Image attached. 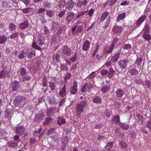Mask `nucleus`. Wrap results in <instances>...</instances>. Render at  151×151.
I'll return each mask as SVG.
<instances>
[{
    "label": "nucleus",
    "instance_id": "obj_1",
    "mask_svg": "<svg viewBox=\"0 0 151 151\" xmlns=\"http://www.w3.org/2000/svg\"><path fill=\"white\" fill-rule=\"evenodd\" d=\"M87 104V102L86 101H82L77 104L76 110V114L77 117L79 118L80 117L81 113L83 111V109Z\"/></svg>",
    "mask_w": 151,
    "mask_h": 151
},
{
    "label": "nucleus",
    "instance_id": "obj_2",
    "mask_svg": "<svg viewBox=\"0 0 151 151\" xmlns=\"http://www.w3.org/2000/svg\"><path fill=\"white\" fill-rule=\"evenodd\" d=\"M10 69L9 67H6L3 68L0 73L1 78H4L6 77H9L10 76Z\"/></svg>",
    "mask_w": 151,
    "mask_h": 151
},
{
    "label": "nucleus",
    "instance_id": "obj_3",
    "mask_svg": "<svg viewBox=\"0 0 151 151\" xmlns=\"http://www.w3.org/2000/svg\"><path fill=\"white\" fill-rule=\"evenodd\" d=\"M25 99L22 96H17L16 100H14L15 105L17 106H22L24 104Z\"/></svg>",
    "mask_w": 151,
    "mask_h": 151
},
{
    "label": "nucleus",
    "instance_id": "obj_4",
    "mask_svg": "<svg viewBox=\"0 0 151 151\" xmlns=\"http://www.w3.org/2000/svg\"><path fill=\"white\" fill-rule=\"evenodd\" d=\"M74 17V14L73 12H70L68 14L65 18V21L68 23H70L72 21Z\"/></svg>",
    "mask_w": 151,
    "mask_h": 151
},
{
    "label": "nucleus",
    "instance_id": "obj_5",
    "mask_svg": "<svg viewBox=\"0 0 151 151\" xmlns=\"http://www.w3.org/2000/svg\"><path fill=\"white\" fill-rule=\"evenodd\" d=\"M16 133L22 135L25 131V128L23 126H19L16 127L15 129Z\"/></svg>",
    "mask_w": 151,
    "mask_h": 151
},
{
    "label": "nucleus",
    "instance_id": "obj_6",
    "mask_svg": "<svg viewBox=\"0 0 151 151\" xmlns=\"http://www.w3.org/2000/svg\"><path fill=\"white\" fill-rule=\"evenodd\" d=\"M122 27L117 25H114L113 27L112 30L113 32L116 34H119L122 31Z\"/></svg>",
    "mask_w": 151,
    "mask_h": 151
},
{
    "label": "nucleus",
    "instance_id": "obj_7",
    "mask_svg": "<svg viewBox=\"0 0 151 151\" xmlns=\"http://www.w3.org/2000/svg\"><path fill=\"white\" fill-rule=\"evenodd\" d=\"M120 137H119L120 143L121 147L124 148H126L127 147V145L125 142H122V140L124 138V135L123 133H121L120 134Z\"/></svg>",
    "mask_w": 151,
    "mask_h": 151
},
{
    "label": "nucleus",
    "instance_id": "obj_8",
    "mask_svg": "<svg viewBox=\"0 0 151 151\" xmlns=\"http://www.w3.org/2000/svg\"><path fill=\"white\" fill-rule=\"evenodd\" d=\"M62 53L67 56H69L71 54V50L70 48L67 46L63 47L62 49Z\"/></svg>",
    "mask_w": 151,
    "mask_h": 151
},
{
    "label": "nucleus",
    "instance_id": "obj_9",
    "mask_svg": "<svg viewBox=\"0 0 151 151\" xmlns=\"http://www.w3.org/2000/svg\"><path fill=\"white\" fill-rule=\"evenodd\" d=\"M90 42L88 40H86L82 45V49L86 51L90 48Z\"/></svg>",
    "mask_w": 151,
    "mask_h": 151
},
{
    "label": "nucleus",
    "instance_id": "obj_10",
    "mask_svg": "<svg viewBox=\"0 0 151 151\" xmlns=\"http://www.w3.org/2000/svg\"><path fill=\"white\" fill-rule=\"evenodd\" d=\"M77 83H78L77 81L75 80L74 81L73 86L70 89L71 92L73 94H75L77 92Z\"/></svg>",
    "mask_w": 151,
    "mask_h": 151
},
{
    "label": "nucleus",
    "instance_id": "obj_11",
    "mask_svg": "<svg viewBox=\"0 0 151 151\" xmlns=\"http://www.w3.org/2000/svg\"><path fill=\"white\" fill-rule=\"evenodd\" d=\"M92 88V85L86 83L82 87L81 90V92L84 93L87 91H88L90 89Z\"/></svg>",
    "mask_w": 151,
    "mask_h": 151
},
{
    "label": "nucleus",
    "instance_id": "obj_12",
    "mask_svg": "<svg viewBox=\"0 0 151 151\" xmlns=\"http://www.w3.org/2000/svg\"><path fill=\"white\" fill-rule=\"evenodd\" d=\"M76 5V3L71 0L69 1L66 5V8L69 10L71 9L74 6Z\"/></svg>",
    "mask_w": 151,
    "mask_h": 151
},
{
    "label": "nucleus",
    "instance_id": "obj_13",
    "mask_svg": "<svg viewBox=\"0 0 151 151\" xmlns=\"http://www.w3.org/2000/svg\"><path fill=\"white\" fill-rule=\"evenodd\" d=\"M147 17V15H143L139 17L138 19L136 21V25L139 26L143 22Z\"/></svg>",
    "mask_w": 151,
    "mask_h": 151
},
{
    "label": "nucleus",
    "instance_id": "obj_14",
    "mask_svg": "<svg viewBox=\"0 0 151 151\" xmlns=\"http://www.w3.org/2000/svg\"><path fill=\"white\" fill-rule=\"evenodd\" d=\"M45 37L44 36L39 35L37 37V44L40 45H42L44 41Z\"/></svg>",
    "mask_w": 151,
    "mask_h": 151
},
{
    "label": "nucleus",
    "instance_id": "obj_15",
    "mask_svg": "<svg viewBox=\"0 0 151 151\" xmlns=\"http://www.w3.org/2000/svg\"><path fill=\"white\" fill-rule=\"evenodd\" d=\"M128 63V61L126 60H121L119 62V64L120 68L122 69H125Z\"/></svg>",
    "mask_w": 151,
    "mask_h": 151
},
{
    "label": "nucleus",
    "instance_id": "obj_16",
    "mask_svg": "<svg viewBox=\"0 0 151 151\" xmlns=\"http://www.w3.org/2000/svg\"><path fill=\"white\" fill-rule=\"evenodd\" d=\"M114 47V46L113 44H111V46L110 47H107L104 48V53H111Z\"/></svg>",
    "mask_w": 151,
    "mask_h": 151
},
{
    "label": "nucleus",
    "instance_id": "obj_17",
    "mask_svg": "<svg viewBox=\"0 0 151 151\" xmlns=\"http://www.w3.org/2000/svg\"><path fill=\"white\" fill-rule=\"evenodd\" d=\"M45 117L43 113H41L36 115L35 119L37 121H39Z\"/></svg>",
    "mask_w": 151,
    "mask_h": 151
},
{
    "label": "nucleus",
    "instance_id": "obj_18",
    "mask_svg": "<svg viewBox=\"0 0 151 151\" xmlns=\"http://www.w3.org/2000/svg\"><path fill=\"white\" fill-rule=\"evenodd\" d=\"M12 88L13 91H17L19 88L18 82L16 81L13 82L12 83Z\"/></svg>",
    "mask_w": 151,
    "mask_h": 151
},
{
    "label": "nucleus",
    "instance_id": "obj_19",
    "mask_svg": "<svg viewBox=\"0 0 151 151\" xmlns=\"http://www.w3.org/2000/svg\"><path fill=\"white\" fill-rule=\"evenodd\" d=\"M117 96L119 98H121L124 94V91L120 88L118 89L116 91Z\"/></svg>",
    "mask_w": 151,
    "mask_h": 151
},
{
    "label": "nucleus",
    "instance_id": "obj_20",
    "mask_svg": "<svg viewBox=\"0 0 151 151\" xmlns=\"http://www.w3.org/2000/svg\"><path fill=\"white\" fill-rule=\"evenodd\" d=\"M88 3V1L87 0H84L82 1H79L77 4V6L80 7L82 6H85Z\"/></svg>",
    "mask_w": 151,
    "mask_h": 151
},
{
    "label": "nucleus",
    "instance_id": "obj_21",
    "mask_svg": "<svg viewBox=\"0 0 151 151\" xmlns=\"http://www.w3.org/2000/svg\"><path fill=\"white\" fill-rule=\"evenodd\" d=\"M58 124L60 125H61L65 123V119L61 117H59L57 119Z\"/></svg>",
    "mask_w": 151,
    "mask_h": 151
},
{
    "label": "nucleus",
    "instance_id": "obj_22",
    "mask_svg": "<svg viewBox=\"0 0 151 151\" xmlns=\"http://www.w3.org/2000/svg\"><path fill=\"white\" fill-rule=\"evenodd\" d=\"M66 86L65 85L64 87L62 88L61 90H60L59 92V94L61 97H64L66 95Z\"/></svg>",
    "mask_w": 151,
    "mask_h": 151
},
{
    "label": "nucleus",
    "instance_id": "obj_23",
    "mask_svg": "<svg viewBox=\"0 0 151 151\" xmlns=\"http://www.w3.org/2000/svg\"><path fill=\"white\" fill-rule=\"evenodd\" d=\"M120 55V53L118 52L117 54L113 56H112L111 59V62H115L116 61L119 57Z\"/></svg>",
    "mask_w": 151,
    "mask_h": 151
},
{
    "label": "nucleus",
    "instance_id": "obj_24",
    "mask_svg": "<svg viewBox=\"0 0 151 151\" xmlns=\"http://www.w3.org/2000/svg\"><path fill=\"white\" fill-rule=\"evenodd\" d=\"M109 15V13L106 11L104 12L101 15L100 20L101 22L103 21Z\"/></svg>",
    "mask_w": 151,
    "mask_h": 151
},
{
    "label": "nucleus",
    "instance_id": "obj_25",
    "mask_svg": "<svg viewBox=\"0 0 151 151\" xmlns=\"http://www.w3.org/2000/svg\"><path fill=\"white\" fill-rule=\"evenodd\" d=\"M27 53L24 51H20L19 52L18 57L20 59L24 58L27 55Z\"/></svg>",
    "mask_w": 151,
    "mask_h": 151
},
{
    "label": "nucleus",
    "instance_id": "obj_26",
    "mask_svg": "<svg viewBox=\"0 0 151 151\" xmlns=\"http://www.w3.org/2000/svg\"><path fill=\"white\" fill-rule=\"evenodd\" d=\"M126 15V14L125 12L119 15L117 18V21H119L124 19Z\"/></svg>",
    "mask_w": 151,
    "mask_h": 151
},
{
    "label": "nucleus",
    "instance_id": "obj_27",
    "mask_svg": "<svg viewBox=\"0 0 151 151\" xmlns=\"http://www.w3.org/2000/svg\"><path fill=\"white\" fill-rule=\"evenodd\" d=\"M93 101L95 103H99L101 101V98L99 96H96L93 99Z\"/></svg>",
    "mask_w": 151,
    "mask_h": 151
},
{
    "label": "nucleus",
    "instance_id": "obj_28",
    "mask_svg": "<svg viewBox=\"0 0 151 151\" xmlns=\"http://www.w3.org/2000/svg\"><path fill=\"white\" fill-rule=\"evenodd\" d=\"M7 38L4 35L0 36V44H2L4 43L7 40Z\"/></svg>",
    "mask_w": 151,
    "mask_h": 151
},
{
    "label": "nucleus",
    "instance_id": "obj_29",
    "mask_svg": "<svg viewBox=\"0 0 151 151\" xmlns=\"http://www.w3.org/2000/svg\"><path fill=\"white\" fill-rule=\"evenodd\" d=\"M28 22L27 21H25L23 23L20 25L19 27L21 29H25L28 27Z\"/></svg>",
    "mask_w": 151,
    "mask_h": 151
},
{
    "label": "nucleus",
    "instance_id": "obj_30",
    "mask_svg": "<svg viewBox=\"0 0 151 151\" xmlns=\"http://www.w3.org/2000/svg\"><path fill=\"white\" fill-rule=\"evenodd\" d=\"M7 145L9 147L14 148L16 147L17 144L14 142L10 141L7 142Z\"/></svg>",
    "mask_w": 151,
    "mask_h": 151
},
{
    "label": "nucleus",
    "instance_id": "obj_31",
    "mask_svg": "<svg viewBox=\"0 0 151 151\" xmlns=\"http://www.w3.org/2000/svg\"><path fill=\"white\" fill-rule=\"evenodd\" d=\"M61 142L62 145H65L68 142V138L65 137H62Z\"/></svg>",
    "mask_w": 151,
    "mask_h": 151
},
{
    "label": "nucleus",
    "instance_id": "obj_32",
    "mask_svg": "<svg viewBox=\"0 0 151 151\" xmlns=\"http://www.w3.org/2000/svg\"><path fill=\"white\" fill-rule=\"evenodd\" d=\"M113 143L112 142H110L108 143L106 145L105 150L106 151L111 150V148L113 147Z\"/></svg>",
    "mask_w": 151,
    "mask_h": 151
},
{
    "label": "nucleus",
    "instance_id": "obj_33",
    "mask_svg": "<svg viewBox=\"0 0 151 151\" xmlns=\"http://www.w3.org/2000/svg\"><path fill=\"white\" fill-rule=\"evenodd\" d=\"M51 29L53 31H56L58 27V25L55 22H53L52 24Z\"/></svg>",
    "mask_w": 151,
    "mask_h": 151
},
{
    "label": "nucleus",
    "instance_id": "obj_34",
    "mask_svg": "<svg viewBox=\"0 0 151 151\" xmlns=\"http://www.w3.org/2000/svg\"><path fill=\"white\" fill-rule=\"evenodd\" d=\"M147 41H149L151 39V37L150 35L148 33H144L142 36Z\"/></svg>",
    "mask_w": 151,
    "mask_h": 151
},
{
    "label": "nucleus",
    "instance_id": "obj_35",
    "mask_svg": "<svg viewBox=\"0 0 151 151\" xmlns=\"http://www.w3.org/2000/svg\"><path fill=\"white\" fill-rule=\"evenodd\" d=\"M119 125L123 129L127 130L129 128L128 125L126 124L119 123Z\"/></svg>",
    "mask_w": 151,
    "mask_h": 151
},
{
    "label": "nucleus",
    "instance_id": "obj_36",
    "mask_svg": "<svg viewBox=\"0 0 151 151\" xmlns=\"http://www.w3.org/2000/svg\"><path fill=\"white\" fill-rule=\"evenodd\" d=\"M35 52L34 50H31L28 52V56L30 58H33L35 56Z\"/></svg>",
    "mask_w": 151,
    "mask_h": 151
},
{
    "label": "nucleus",
    "instance_id": "obj_37",
    "mask_svg": "<svg viewBox=\"0 0 151 151\" xmlns=\"http://www.w3.org/2000/svg\"><path fill=\"white\" fill-rule=\"evenodd\" d=\"M55 12L51 10H47V14L48 16L52 17L55 15Z\"/></svg>",
    "mask_w": 151,
    "mask_h": 151
},
{
    "label": "nucleus",
    "instance_id": "obj_38",
    "mask_svg": "<svg viewBox=\"0 0 151 151\" xmlns=\"http://www.w3.org/2000/svg\"><path fill=\"white\" fill-rule=\"evenodd\" d=\"M114 72V70L113 68H110L109 69V72L108 74V76L109 78L112 77Z\"/></svg>",
    "mask_w": 151,
    "mask_h": 151
},
{
    "label": "nucleus",
    "instance_id": "obj_39",
    "mask_svg": "<svg viewBox=\"0 0 151 151\" xmlns=\"http://www.w3.org/2000/svg\"><path fill=\"white\" fill-rule=\"evenodd\" d=\"M17 27V26L13 23L9 24V28L12 31L15 30Z\"/></svg>",
    "mask_w": 151,
    "mask_h": 151
},
{
    "label": "nucleus",
    "instance_id": "obj_40",
    "mask_svg": "<svg viewBox=\"0 0 151 151\" xmlns=\"http://www.w3.org/2000/svg\"><path fill=\"white\" fill-rule=\"evenodd\" d=\"M49 86L52 90L53 91L55 90V88L56 87V86L55 83L52 82H50Z\"/></svg>",
    "mask_w": 151,
    "mask_h": 151
},
{
    "label": "nucleus",
    "instance_id": "obj_41",
    "mask_svg": "<svg viewBox=\"0 0 151 151\" xmlns=\"http://www.w3.org/2000/svg\"><path fill=\"white\" fill-rule=\"evenodd\" d=\"M110 88L109 87H105L102 88L101 90V91L103 93H105L109 91Z\"/></svg>",
    "mask_w": 151,
    "mask_h": 151
},
{
    "label": "nucleus",
    "instance_id": "obj_42",
    "mask_svg": "<svg viewBox=\"0 0 151 151\" xmlns=\"http://www.w3.org/2000/svg\"><path fill=\"white\" fill-rule=\"evenodd\" d=\"M149 30V27L147 25H146L145 26L142 31L144 32V33H148Z\"/></svg>",
    "mask_w": 151,
    "mask_h": 151
},
{
    "label": "nucleus",
    "instance_id": "obj_43",
    "mask_svg": "<svg viewBox=\"0 0 151 151\" xmlns=\"http://www.w3.org/2000/svg\"><path fill=\"white\" fill-rule=\"evenodd\" d=\"M65 3L64 1H63L60 2L58 3V6L59 8H62L64 7Z\"/></svg>",
    "mask_w": 151,
    "mask_h": 151
},
{
    "label": "nucleus",
    "instance_id": "obj_44",
    "mask_svg": "<svg viewBox=\"0 0 151 151\" xmlns=\"http://www.w3.org/2000/svg\"><path fill=\"white\" fill-rule=\"evenodd\" d=\"M26 73V70L24 68H22L20 70V74L22 76H25Z\"/></svg>",
    "mask_w": 151,
    "mask_h": 151
},
{
    "label": "nucleus",
    "instance_id": "obj_45",
    "mask_svg": "<svg viewBox=\"0 0 151 151\" xmlns=\"http://www.w3.org/2000/svg\"><path fill=\"white\" fill-rule=\"evenodd\" d=\"M137 72V71L134 69H132L129 71L130 74L132 75H136Z\"/></svg>",
    "mask_w": 151,
    "mask_h": 151
},
{
    "label": "nucleus",
    "instance_id": "obj_46",
    "mask_svg": "<svg viewBox=\"0 0 151 151\" xmlns=\"http://www.w3.org/2000/svg\"><path fill=\"white\" fill-rule=\"evenodd\" d=\"M142 61V59L141 57L138 58H137L135 63L138 65H140Z\"/></svg>",
    "mask_w": 151,
    "mask_h": 151
},
{
    "label": "nucleus",
    "instance_id": "obj_47",
    "mask_svg": "<svg viewBox=\"0 0 151 151\" xmlns=\"http://www.w3.org/2000/svg\"><path fill=\"white\" fill-rule=\"evenodd\" d=\"M131 46L129 44H126L124 45L123 48L125 50H129L131 48Z\"/></svg>",
    "mask_w": 151,
    "mask_h": 151
},
{
    "label": "nucleus",
    "instance_id": "obj_48",
    "mask_svg": "<svg viewBox=\"0 0 151 151\" xmlns=\"http://www.w3.org/2000/svg\"><path fill=\"white\" fill-rule=\"evenodd\" d=\"M119 117L117 116L114 117L112 121L115 122L116 123H118L119 122Z\"/></svg>",
    "mask_w": 151,
    "mask_h": 151
},
{
    "label": "nucleus",
    "instance_id": "obj_49",
    "mask_svg": "<svg viewBox=\"0 0 151 151\" xmlns=\"http://www.w3.org/2000/svg\"><path fill=\"white\" fill-rule=\"evenodd\" d=\"M18 35V33L17 32H16L12 34L10 37V38L12 39H14L16 38Z\"/></svg>",
    "mask_w": 151,
    "mask_h": 151
},
{
    "label": "nucleus",
    "instance_id": "obj_50",
    "mask_svg": "<svg viewBox=\"0 0 151 151\" xmlns=\"http://www.w3.org/2000/svg\"><path fill=\"white\" fill-rule=\"evenodd\" d=\"M55 128H52L48 130L47 132V135H49L50 134H52L54 132Z\"/></svg>",
    "mask_w": 151,
    "mask_h": 151
},
{
    "label": "nucleus",
    "instance_id": "obj_51",
    "mask_svg": "<svg viewBox=\"0 0 151 151\" xmlns=\"http://www.w3.org/2000/svg\"><path fill=\"white\" fill-rule=\"evenodd\" d=\"M67 64H60V68L61 70H66L67 68Z\"/></svg>",
    "mask_w": 151,
    "mask_h": 151
},
{
    "label": "nucleus",
    "instance_id": "obj_52",
    "mask_svg": "<svg viewBox=\"0 0 151 151\" xmlns=\"http://www.w3.org/2000/svg\"><path fill=\"white\" fill-rule=\"evenodd\" d=\"M85 13V12L82 11L81 13H78L76 16V18L78 19L80 18L81 16L83 15Z\"/></svg>",
    "mask_w": 151,
    "mask_h": 151
},
{
    "label": "nucleus",
    "instance_id": "obj_53",
    "mask_svg": "<svg viewBox=\"0 0 151 151\" xmlns=\"http://www.w3.org/2000/svg\"><path fill=\"white\" fill-rule=\"evenodd\" d=\"M71 76V75L70 73H68L65 76L64 79L65 80L67 81L68 79H70Z\"/></svg>",
    "mask_w": 151,
    "mask_h": 151
},
{
    "label": "nucleus",
    "instance_id": "obj_54",
    "mask_svg": "<svg viewBox=\"0 0 151 151\" xmlns=\"http://www.w3.org/2000/svg\"><path fill=\"white\" fill-rule=\"evenodd\" d=\"M65 12V10H62L58 14V16L60 18L62 17L64 15Z\"/></svg>",
    "mask_w": 151,
    "mask_h": 151
},
{
    "label": "nucleus",
    "instance_id": "obj_55",
    "mask_svg": "<svg viewBox=\"0 0 151 151\" xmlns=\"http://www.w3.org/2000/svg\"><path fill=\"white\" fill-rule=\"evenodd\" d=\"M110 21V18H108L106 20V23L104 26V28H107L109 25V23Z\"/></svg>",
    "mask_w": 151,
    "mask_h": 151
},
{
    "label": "nucleus",
    "instance_id": "obj_56",
    "mask_svg": "<svg viewBox=\"0 0 151 151\" xmlns=\"http://www.w3.org/2000/svg\"><path fill=\"white\" fill-rule=\"evenodd\" d=\"M50 4L47 2H45L43 4V6L45 8H49L50 6Z\"/></svg>",
    "mask_w": 151,
    "mask_h": 151
},
{
    "label": "nucleus",
    "instance_id": "obj_57",
    "mask_svg": "<svg viewBox=\"0 0 151 151\" xmlns=\"http://www.w3.org/2000/svg\"><path fill=\"white\" fill-rule=\"evenodd\" d=\"M94 12V10L93 9H91L90 10H89L88 13V14L89 16H91L93 14Z\"/></svg>",
    "mask_w": 151,
    "mask_h": 151
},
{
    "label": "nucleus",
    "instance_id": "obj_58",
    "mask_svg": "<svg viewBox=\"0 0 151 151\" xmlns=\"http://www.w3.org/2000/svg\"><path fill=\"white\" fill-rule=\"evenodd\" d=\"M83 29V26L81 25L79 26L78 27L76 32H77L79 33Z\"/></svg>",
    "mask_w": 151,
    "mask_h": 151
},
{
    "label": "nucleus",
    "instance_id": "obj_59",
    "mask_svg": "<svg viewBox=\"0 0 151 151\" xmlns=\"http://www.w3.org/2000/svg\"><path fill=\"white\" fill-rule=\"evenodd\" d=\"M96 74L94 72H92L89 76L88 77L91 78H93L95 76Z\"/></svg>",
    "mask_w": 151,
    "mask_h": 151
},
{
    "label": "nucleus",
    "instance_id": "obj_60",
    "mask_svg": "<svg viewBox=\"0 0 151 151\" xmlns=\"http://www.w3.org/2000/svg\"><path fill=\"white\" fill-rule=\"evenodd\" d=\"M25 4L26 6L29 3V0H20Z\"/></svg>",
    "mask_w": 151,
    "mask_h": 151
},
{
    "label": "nucleus",
    "instance_id": "obj_61",
    "mask_svg": "<svg viewBox=\"0 0 151 151\" xmlns=\"http://www.w3.org/2000/svg\"><path fill=\"white\" fill-rule=\"evenodd\" d=\"M108 71L106 70H102L101 72V73L102 75H105L107 74Z\"/></svg>",
    "mask_w": 151,
    "mask_h": 151
},
{
    "label": "nucleus",
    "instance_id": "obj_62",
    "mask_svg": "<svg viewBox=\"0 0 151 151\" xmlns=\"http://www.w3.org/2000/svg\"><path fill=\"white\" fill-rule=\"evenodd\" d=\"M29 8H27L22 9V11L25 13H27L29 12Z\"/></svg>",
    "mask_w": 151,
    "mask_h": 151
},
{
    "label": "nucleus",
    "instance_id": "obj_63",
    "mask_svg": "<svg viewBox=\"0 0 151 151\" xmlns=\"http://www.w3.org/2000/svg\"><path fill=\"white\" fill-rule=\"evenodd\" d=\"M118 0H111L109 4V6H111L115 3Z\"/></svg>",
    "mask_w": 151,
    "mask_h": 151
},
{
    "label": "nucleus",
    "instance_id": "obj_64",
    "mask_svg": "<svg viewBox=\"0 0 151 151\" xmlns=\"http://www.w3.org/2000/svg\"><path fill=\"white\" fill-rule=\"evenodd\" d=\"M147 127L149 129H151V122H150V121H148L147 123Z\"/></svg>",
    "mask_w": 151,
    "mask_h": 151
}]
</instances>
